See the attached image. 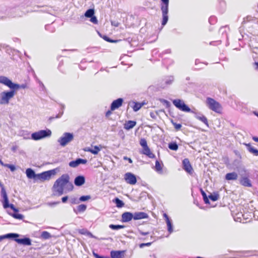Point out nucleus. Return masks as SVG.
Returning <instances> with one entry per match:
<instances>
[{"mask_svg": "<svg viewBox=\"0 0 258 258\" xmlns=\"http://www.w3.org/2000/svg\"><path fill=\"white\" fill-rule=\"evenodd\" d=\"M248 151L255 156H258V150L254 149L250 144H245Z\"/></svg>", "mask_w": 258, "mask_h": 258, "instance_id": "obj_28", "label": "nucleus"}, {"mask_svg": "<svg viewBox=\"0 0 258 258\" xmlns=\"http://www.w3.org/2000/svg\"><path fill=\"white\" fill-rule=\"evenodd\" d=\"M114 202L118 208H121L124 206V203L117 198L114 199Z\"/></svg>", "mask_w": 258, "mask_h": 258, "instance_id": "obj_33", "label": "nucleus"}, {"mask_svg": "<svg viewBox=\"0 0 258 258\" xmlns=\"http://www.w3.org/2000/svg\"><path fill=\"white\" fill-rule=\"evenodd\" d=\"M26 87V85L25 84L19 85L18 84L14 83L12 90H15V91L16 92V90H18L20 88L25 89Z\"/></svg>", "mask_w": 258, "mask_h": 258, "instance_id": "obj_32", "label": "nucleus"}, {"mask_svg": "<svg viewBox=\"0 0 258 258\" xmlns=\"http://www.w3.org/2000/svg\"><path fill=\"white\" fill-rule=\"evenodd\" d=\"M91 19H90V21L91 22H92L94 24H97V22H98V20L96 18V17L94 16H92V17L90 18Z\"/></svg>", "mask_w": 258, "mask_h": 258, "instance_id": "obj_48", "label": "nucleus"}, {"mask_svg": "<svg viewBox=\"0 0 258 258\" xmlns=\"http://www.w3.org/2000/svg\"><path fill=\"white\" fill-rule=\"evenodd\" d=\"M163 217L165 218L167 224V231L169 234H171L173 232V226L172 220L166 213L163 214Z\"/></svg>", "mask_w": 258, "mask_h": 258, "instance_id": "obj_12", "label": "nucleus"}, {"mask_svg": "<svg viewBox=\"0 0 258 258\" xmlns=\"http://www.w3.org/2000/svg\"><path fill=\"white\" fill-rule=\"evenodd\" d=\"M123 99L119 98L117 99L116 100H114L110 106V110L111 111L115 110V109H118L120 107L123 103Z\"/></svg>", "mask_w": 258, "mask_h": 258, "instance_id": "obj_15", "label": "nucleus"}, {"mask_svg": "<svg viewBox=\"0 0 258 258\" xmlns=\"http://www.w3.org/2000/svg\"><path fill=\"white\" fill-rule=\"evenodd\" d=\"M87 162V161L86 159L78 158L76 160L71 161L69 163V166L71 167L75 168L81 164H86Z\"/></svg>", "mask_w": 258, "mask_h": 258, "instance_id": "obj_17", "label": "nucleus"}, {"mask_svg": "<svg viewBox=\"0 0 258 258\" xmlns=\"http://www.w3.org/2000/svg\"><path fill=\"white\" fill-rule=\"evenodd\" d=\"M86 208L87 206L85 205L81 204L77 207V210L78 212H83L86 210Z\"/></svg>", "mask_w": 258, "mask_h": 258, "instance_id": "obj_38", "label": "nucleus"}, {"mask_svg": "<svg viewBox=\"0 0 258 258\" xmlns=\"http://www.w3.org/2000/svg\"><path fill=\"white\" fill-rule=\"evenodd\" d=\"M14 240L17 242L18 243L22 244L24 245H31V240L28 237H25L24 238H13Z\"/></svg>", "mask_w": 258, "mask_h": 258, "instance_id": "obj_16", "label": "nucleus"}, {"mask_svg": "<svg viewBox=\"0 0 258 258\" xmlns=\"http://www.w3.org/2000/svg\"><path fill=\"white\" fill-rule=\"evenodd\" d=\"M135 105L133 107V110L134 111H138L144 104V103H140L138 102H134Z\"/></svg>", "mask_w": 258, "mask_h": 258, "instance_id": "obj_34", "label": "nucleus"}, {"mask_svg": "<svg viewBox=\"0 0 258 258\" xmlns=\"http://www.w3.org/2000/svg\"><path fill=\"white\" fill-rule=\"evenodd\" d=\"M26 174L29 179H33L35 181H38V174H36L34 171L31 168L27 169Z\"/></svg>", "mask_w": 258, "mask_h": 258, "instance_id": "obj_18", "label": "nucleus"}, {"mask_svg": "<svg viewBox=\"0 0 258 258\" xmlns=\"http://www.w3.org/2000/svg\"><path fill=\"white\" fill-rule=\"evenodd\" d=\"M85 178L84 176L79 175L77 176L74 180V183L76 186H80L84 184Z\"/></svg>", "mask_w": 258, "mask_h": 258, "instance_id": "obj_22", "label": "nucleus"}, {"mask_svg": "<svg viewBox=\"0 0 258 258\" xmlns=\"http://www.w3.org/2000/svg\"><path fill=\"white\" fill-rule=\"evenodd\" d=\"M252 140L256 142H258V137H253Z\"/></svg>", "mask_w": 258, "mask_h": 258, "instance_id": "obj_64", "label": "nucleus"}, {"mask_svg": "<svg viewBox=\"0 0 258 258\" xmlns=\"http://www.w3.org/2000/svg\"><path fill=\"white\" fill-rule=\"evenodd\" d=\"M73 140L74 135L72 133H64L62 136L58 139L57 142L61 146L65 147Z\"/></svg>", "mask_w": 258, "mask_h": 258, "instance_id": "obj_7", "label": "nucleus"}, {"mask_svg": "<svg viewBox=\"0 0 258 258\" xmlns=\"http://www.w3.org/2000/svg\"><path fill=\"white\" fill-rule=\"evenodd\" d=\"M136 124L135 121L128 120L124 124V128L126 130L133 128Z\"/></svg>", "mask_w": 258, "mask_h": 258, "instance_id": "obj_27", "label": "nucleus"}, {"mask_svg": "<svg viewBox=\"0 0 258 258\" xmlns=\"http://www.w3.org/2000/svg\"><path fill=\"white\" fill-rule=\"evenodd\" d=\"M239 183L241 185L245 187H251L252 184L250 180L248 178L247 174H245V176L241 175V177L239 179Z\"/></svg>", "mask_w": 258, "mask_h": 258, "instance_id": "obj_11", "label": "nucleus"}, {"mask_svg": "<svg viewBox=\"0 0 258 258\" xmlns=\"http://www.w3.org/2000/svg\"><path fill=\"white\" fill-rule=\"evenodd\" d=\"M209 198L212 201H216L218 200L219 196V195L217 194H215L214 195L211 194L209 196Z\"/></svg>", "mask_w": 258, "mask_h": 258, "instance_id": "obj_40", "label": "nucleus"}, {"mask_svg": "<svg viewBox=\"0 0 258 258\" xmlns=\"http://www.w3.org/2000/svg\"><path fill=\"white\" fill-rule=\"evenodd\" d=\"M109 228H111L112 230H118L120 229L123 228L124 227V226L123 225H113V224H110L109 226Z\"/></svg>", "mask_w": 258, "mask_h": 258, "instance_id": "obj_37", "label": "nucleus"}, {"mask_svg": "<svg viewBox=\"0 0 258 258\" xmlns=\"http://www.w3.org/2000/svg\"><path fill=\"white\" fill-rule=\"evenodd\" d=\"M19 236V234L17 233H8L5 235H0V242L3 240L7 239V238H18Z\"/></svg>", "mask_w": 258, "mask_h": 258, "instance_id": "obj_24", "label": "nucleus"}, {"mask_svg": "<svg viewBox=\"0 0 258 258\" xmlns=\"http://www.w3.org/2000/svg\"><path fill=\"white\" fill-rule=\"evenodd\" d=\"M215 18L214 17H211L210 18H209V22L210 23H212V21H213L214 20H215Z\"/></svg>", "mask_w": 258, "mask_h": 258, "instance_id": "obj_60", "label": "nucleus"}, {"mask_svg": "<svg viewBox=\"0 0 258 258\" xmlns=\"http://www.w3.org/2000/svg\"><path fill=\"white\" fill-rule=\"evenodd\" d=\"M238 178V174L235 172L227 173L225 175V179L227 180H235Z\"/></svg>", "mask_w": 258, "mask_h": 258, "instance_id": "obj_25", "label": "nucleus"}, {"mask_svg": "<svg viewBox=\"0 0 258 258\" xmlns=\"http://www.w3.org/2000/svg\"><path fill=\"white\" fill-rule=\"evenodd\" d=\"M142 153L147 155L150 158H153L155 157L154 154L151 151L148 146L143 148Z\"/></svg>", "mask_w": 258, "mask_h": 258, "instance_id": "obj_26", "label": "nucleus"}, {"mask_svg": "<svg viewBox=\"0 0 258 258\" xmlns=\"http://www.w3.org/2000/svg\"><path fill=\"white\" fill-rule=\"evenodd\" d=\"M206 103L207 106L211 110L217 113H220L221 112V105L219 102L215 100L214 99L210 97L207 98Z\"/></svg>", "mask_w": 258, "mask_h": 258, "instance_id": "obj_5", "label": "nucleus"}, {"mask_svg": "<svg viewBox=\"0 0 258 258\" xmlns=\"http://www.w3.org/2000/svg\"><path fill=\"white\" fill-rule=\"evenodd\" d=\"M140 144L143 148L148 146L147 141L145 139H141L140 141Z\"/></svg>", "mask_w": 258, "mask_h": 258, "instance_id": "obj_43", "label": "nucleus"}, {"mask_svg": "<svg viewBox=\"0 0 258 258\" xmlns=\"http://www.w3.org/2000/svg\"><path fill=\"white\" fill-rule=\"evenodd\" d=\"M9 214L12 216L15 219L22 220L24 218V216L18 212H14V213H9Z\"/></svg>", "mask_w": 258, "mask_h": 258, "instance_id": "obj_30", "label": "nucleus"}, {"mask_svg": "<svg viewBox=\"0 0 258 258\" xmlns=\"http://www.w3.org/2000/svg\"><path fill=\"white\" fill-rule=\"evenodd\" d=\"M204 202L206 203V204H208L209 203V199H208V198L207 197L205 199H204Z\"/></svg>", "mask_w": 258, "mask_h": 258, "instance_id": "obj_61", "label": "nucleus"}, {"mask_svg": "<svg viewBox=\"0 0 258 258\" xmlns=\"http://www.w3.org/2000/svg\"><path fill=\"white\" fill-rule=\"evenodd\" d=\"M139 232L140 234H141L142 235H146L149 234L148 232H143V231H142L141 230H139Z\"/></svg>", "mask_w": 258, "mask_h": 258, "instance_id": "obj_59", "label": "nucleus"}, {"mask_svg": "<svg viewBox=\"0 0 258 258\" xmlns=\"http://www.w3.org/2000/svg\"><path fill=\"white\" fill-rule=\"evenodd\" d=\"M70 177L68 174H63L54 182L52 190L55 196H60L63 193L71 191L74 189L73 183L70 181Z\"/></svg>", "mask_w": 258, "mask_h": 258, "instance_id": "obj_1", "label": "nucleus"}, {"mask_svg": "<svg viewBox=\"0 0 258 258\" xmlns=\"http://www.w3.org/2000/svg\"><path fill=\"white\" fill-rule=\"evenodd\" d=\"M162 3L161 4V10L162 14V25L164 26L166 24L168 20V6L169 0H161Z\"/></svg>", "mask_w": 258, "mask_h": 258, "instance_id": "obj_4", "label": "nucleus"}, {"mask_svg": "<svg viewBox=\"0 0 258 258\" xmlns=\"http://www.w3.org/2000/svg\"><path fill=\"white\" fill-rule=\"evenodd\" d=\"M124 251L112 250L110 252V256L111 258H123Z\"/></svg>", "mask_w": 258, "mask_h": 258, "instance_id": "obj_21", "label": "nucleus"}, {"mask_svg": "<svg viewBox=\"0 0 258 258\" xmlns=\"http://www.w3.org/2000/svg\"><path fill=\"white\" fill-rule=\"evenodd\" d=\"M21 136H23L24 139H29L30 138V134L27 132H23L22 133Z\"/></svg>", "mask_w": 258, "mask_h": 258, "instance_id": "obj_45", "label": "nucleus"}, {"mask_svg": "<svg viewBox=\"0 0 258 258\" xmlns=\"http://www.w3.org/2000/svg\"><path fill=\"white\" fill-rule=\"evenodd\" d=\"M162 167H163V164L161 163H160L159 161L158 160H156L155 162V170L158 172H161L162 171Z\"/></svg>", "mask_w": 258, "mask_h": 258, "instance_id": "obj_29", "label": "nucleus"}, {"mask_svg": "<svg viewBox=\"0 0 258 258\" xmlns=\"http://www.w3.org/2000/svg\"><path fill=\"white\" fill-rule=\"evenodd\" d=\"M151 244H152V242L143 243H141L139 245V246L140 248H143L145 246H150L151 245Z\"/></svg>", "mask_w": 258, "mask_h": 258, "instance_id": "obj_47", "label": "nucleus"}, {"mask_svg": "<svg viewBox=\"0 0 258 258\" xmlns=\"http://www.w3.org/2000/svg\"><path fill=\"white\" fill-rule=\"evenodd\" d=\"M150 115L151 117L153 119H155L156 118V113H155L153 112H151L150 113Z\"/></svg>", "mask_w": 258, "mask_h": 258, "instance_id": "obj_56", "label": "nucleus"}, {"mask_svg": "<svg viewBox=\"0 0 258 258\" xmlns=\"http://www.w3.org/2000/svg\"><path fill=\"white\" fill-rule=\"evenodd\" d=\"M100 149L98 146H95L93 149L89 150V151L94 154L96 155L98 153V152L100 151Z\"/></svg>", "mask_w": 258, "mask_h": 258, "instance_id": "obj_39", "label": "nucleus"}, {"mask_svg": "<svg viewBox=\"0 0 258 258\" xmlns=\"http://www.w3.org/2000/svg\"><path fill=\"white\" fill-rule=\"evenodd\" d=\"M182 165L183 169L187 173L189 174L192 173L193 169L188 159L185 158L182 161Z\"/></svg>", "mask_w": 258, "mask_h": 258, "instance_id": "obj_13", "label": "nucleus"}, {"mask_svg": "<svg viewBox=\"0 0 258 258\" xmlns=\"http://www.w3.org/2000/svg\"><path fill=\"white\" fill-rule=\"evenodd\" d=\"M0 83L8 86L11 89H12L14 83H13L8 78L5 76H0Z\"/></svg>", "mask_w": 258, "mask_h": 258, "instance_id": "obj_14", "label": "nucleus"}, {"mask_svg": "<svg viewBox=\"0 0 258 258\" xmlns=\"http://www.w3.org/2000/svg\"><path fill=\"white\" fill-rule=\"evenodd\" d=\"M57 171L58 169L55 168L38 174V180H40L41 181L49 180L51 179L52 176L56 174Z\"/></svg>", "mask_w": 258, "mask_h": 258, "instance_id": "obj_6", "label": "nucleus"}, {"mask_svg": "<svg viewBox=\"0 0 258 258\" xmlns=\"http://www.w3.org/2000/svg\"><path fill=\"white\" fill-rule=\"evenodd\" d=\"M90 198L91 197L90 196H83L80 198L79 200L82 202H84L90 199Z\"/></svg>", "mask_w": 258, "mask_h": 258, "instance_id": "obj_44", "label": "nucleus"}, {"mask_svg": "<svg viewBox=\"0 0 258 258\" xmlns=\"http://www.w3.org/2000/svg\"><path fill=\"white\" fill-rule=\"evenodd\" d=\"M171 53V50L170 49H167L165 50L164 52H163L161 54H160L161 57L163 56V54L165 53Z\"/></svg>", "mask_w": 258, "mask_h": 258, "instance_id": "obj_55", "label": "nucleus"}, {"mask_svg": "<svg viewBox=\"0 0 258 258\" xmlns=\"http://www.w3.org/2000/svg\"><path fill=\"white\" fill-rule=\"evenodd\" d=\"M201 190L202 195V196L203 197V199H205L206 198H207V196L205 192V191L204 190H203L202 189H201Z\"/></svg>", "mask_w": 258, "mask_h": 258, "instance_id": "obj_57", "label": "nucleus"}, {"mask_svg": "<svg viewBox=\"0 0 258 258\" xmlns=\"http://www.w3.org/2000/svg\"><path fill=\"white\" fill-rule=\"evenodd\" d=\"M133 213L128 212L123 213L121 215V221L123 222H128L133 219Z\"/></svg>", "mask_w": 258, "mask_h": 258, "instance_id": "obj_20", "label": "nucleus"}, {"mask_svg": "<svg viewBox=\"0 0 258 258\" xmlns=\"http://www.w3.org/2000/svg\"><path fill=\"white\" fill-rule=\"evenodd\" d=\"M133 219L135 220L146 219L148 218V215L147 213L143 212H135L133 214Z\"/></svg>", "mask_w": 258, "mask_h": 258, "instance_id": "obj_19", "label": "nucleus"}, {"mask_svg": "<svg viewBox=\"0 0 258 258\" xmlns=\"http://www.w3.org/2000/svg\"><path fill=\"white\" fill-rule=\"evenodd\" d=\"M111 114V110H108L106 113V116H109Z\"/></svg>", "mask_w": 258, "mask_h": 258, "instance_id": "obj_63", "label": "nucleus"}, {"mask_svg": "<svg viewBox=\"0 0 258 258\" xmlns=\"http://www.w3.org/2000/svg\"><path fill=\"white\" fill-rule=\"evenodd\" d=\"M70 202L72 204H75L78 203V200L76 198H72L70 199Z\"/></svg>", "mask_w": 258, "mask_h": 258, "instance_id": "obj_49", "label": "nucleus"}, {"mask_svg": "<svg viewBox=\"0 0 258 258\" xmlns=\"http://www.w3.org/2000/svg\"><path fill=\"white\" fill-rule=\"evenodd\" d=\"M168 148L172 150L176 151L178 149V145L175 142L170 143L168 144Z\"/></svg>", "mask_w": 258, "mask_h": 258, "instance_id": "obj_35", "label": "nucleus"}, {"mask_svg": "<svg viewBox=\"0 0 258 258\" xmlns=\"http://www.w3.org/2000/svg\"><path fill=\"white\" fill-rule=\"evenodd\" d=\"M68 199V197L67 196L62 197L61 199L62 202L64 203H66Z\"/></svg>", "mask_w": 258, "mask_h": 258, "instance_id": "obj_58", "label": "nucleus"}, {"mask_svg": "<svg viewBox=\"0 0 258 258\" xmlns=\"http://www.w3.org/2000/svg\"><path fill=\"white\" fill-rule=\"evenodd\" d=\"M59 203V202H52V203H48L47 204V205H48L49 206H53L56 205L57 204H58Z\"/></svg>", "mask_w": 258, "mask_h": 258, "instance_id": "obj_54", "label": "nucleus"}, {"mask_svg": "<svg viewBox=\"0 0 258 258\" xmlns=\"http://www.w3.org/2000/svg\"><path fill=\"white\" fill-rule=\"evenodd\" d=\"M51 237L50 234L47 231H43L40 236L41 238L45 240L49 239Z\"/></svg>", "mask_w": 258, "mask_h": 258, "instance_id": "obj_31", "label": "nucleus"}, {"mask_svg": "<svg viewBox=\"0 0 258 258\" xmlns=\"http://www.w3.org/2000/svg\"><path fill=\"white\" fill-rule=\"evenodd\" d=\"M94 11L93 9H90L88 10L85 13V16L87 18H91L94 16Z\"/></svg>", "mask_w": 258, "mask_h": 258, "instance_id": "obj_36", "label": "nucleus"}, {"mask_svg": "<svg viewBox=\"0 0 258 258\" xmlns=\"http://www.w3.org/2000/svg\"><path fill=\"white\" fill-rule=\"evenodd\" d=\"M63 114V111L61 112H59L57 115H56L55 117H50V119H54V118H59L61 116V115H62Z\"/></svg>", "mask_w": 258, "mask_h": 258, "instance_id": "obj_53", "label": "nucleus"}, {"mask_svg": "<svg viewBox=\"0 0 258 258\" xmlns=\"http://www.w3.org/2000/svg\"><path fill=\"white\" fill-rule=\"evenodd\" d=\"M124 179L127 183L134 185L137 183L136 176L132 173L127 172L124 175Z\"/></svg>", "mask_w": 258, "mask_h": 258, "instance_id": "obj_9", "label": "nucleus"}, {"mask_svg": "<svg viewBox=\"0 0 258 258\" xmlns=\"http://www.w3.org/2000/svg\"><path fill=\"white\" fill-rule=\"evenodd\" d=\"M195 114V117L200 120V121L204 122L207 126H208V122L207 118L200 113H197L194 111L193 112Z\"/></svg>", "mask_w": 258, "mask_h": 258, "instance_id": "obj_23", "label": "nucleus"}, {"mask_svg": "<svg viewBox=\"0 0 258 258\" xmlns=\"http://www.w3.org/2000/svg\"><path fill=\"white\" fill-rule=\"evenodd\" d=\"M93 255L95 258H109L108 256H100L97 253H96L95 252H93Z\"/></svg>", "mask_w": 258, "mask_h": 258, "instance_id": "obj_51", "label": "nucleus"}, {"mask_svg": "<svg viewBox=\"0 0 258 258\" xmlns=\"http://www.w3.org/2000/svg\"><path fill=\"white\" fill-rule=\"evenodd\" d=\"M6 167L9 168L12 171H14L16 170V167L13 165L7 164L6 165Z\"/></svg>", "mask_w": 258, "mask_h": 258, "instance_id": "obj_46", "label": "nucleus"}, {"mask_svg": "<svg viewBox=\"0 0 258 258\" xmlns=\"http://www.w3.org/2000/svg\"><path fill=\"white\" fill-rule=\"evenodd\" d=\"M2 198L3 199V207L5 209L10 208L14 212H18V210L15 207L13 204H9L7 194L5 195V194H3V196Z\"/></svg>", "mask_w": 258, "mask_h": 258, "instance_id": "obj_10", "label": "nucleus"}, {"mask_svg": "<svg viewBox=\"0 0 258 258\" xmlns=\"http://www.w3.org/2000/svg\"><path fill=\"white\" fill-rule=\"evenodd\" d=\"M254 69L258 71V62H255L254 63Z\"/></svg>", "mask_w": 258, "mask_h": 258, "instance_id": "obj_62", "label": "nucleus"}, {"mask_svg": "<svg viewBox=\"0 0 258 258\" xmlns=\"http://www.w3.org/2000/svg\"><path fill=\"white\" fill-rule=\"evenodd\" d=\"M15 95V91L11 89L9 91H4L0 94V104L5 105L9 103L10 100L12 99Z\"/></svg>", "mask_w": 258, "mask_h": 258, "instance_id": "obj_2", "label": "nucleus"}, {"mask_svg": "<svg viewBox=\"0 0 258 258\" xmlns=\"http://www.w3.org/2000/svg\"><path fill=\"white\" fill-rule=\"evenodd\" d=\"M51 135V131L48 128L44 130H40L31 134V139L35 141H38L44 138L50 137Z\"/></svg>", "mask_w": 258, "mask_h": 258, "instance_id": "obj_3", "label": "nucleus"}, {"mask_svg": "<svg viewBox=\"0 0 258 258\" xmlns=\"http://www.w3.org/2000/svg\"><path fill=\"white\" fill-rule=\"evenodd\" d=\"M173 105L178 109L181 111L187 112H194L191 109L184 103L183 100L180 99H175L172 101Z\"/></svg>", "mask_w": 258, "mask_h": 258, "instance_id": "obj_8", "label": "nucleus"}, {"mask_svg": "<svg viewBox=\"0 0 258 258\" xmlns=\"http://www.w3.org/2000/svg\"><path fill=\"white\" fill-rule=\"evenodd\" d=\"M174 126V127L175 128L176 130H179L181 128V124H179V123H173Z\"/></svg>", "mask_w": 258, "mask_h": 258, "instance_id": "obj_50", "label": "nucleus"}, {"mask_svg": "<svg viewBox=\"0 0 258 258\" xmlns=\"http://www.w3.org/2000/svg\"><path fill=\"white\" fill-rule=\"evenodd\" d=\"M173 77L172 76H170L166 79L165 83L166 85H169L173 82Z\"/></svg>", "mask_w": 258, "mask_h": 258, "instance_id": "obj_41", "label": "nucleus"}, {"mask_svg": "<svg viewBox=\"0 0 258 258\" xmlns=\"http://www.w3.org/2000/svg\"><path fill=\"white\" fill-rule=\"evenodd\" d=\"M0 187H1V196L2 197L3 196V194H5V195L7 194L6 190L4 186V185L0 182Z\"/></svg>", "mask_w": 258, "mask_h": 258, "instance_id": "obj_42", "label": "nucleus"}, {"mask_svg": "<svg viewBox=\"0 0 258 258\" xmlns=\"http://www.w3.org/2000/svg\"><path fill=\"white\" fill-rule=\"evenodd\" d=\"M103 38L106 41H108V42H116V41H114V40H111V39H110L109 38H108L107 36H104L103 37Z\"/></svg>", "mask_w": 258, "mask_h": 258, "instance_id": "obj_52", "label": "nucleus"}]
</instances>
